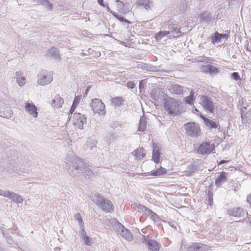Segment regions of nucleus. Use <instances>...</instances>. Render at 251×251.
<instances>
[{"mask_svg":"<svg viewBox=\"0 0 251 251\" xmlns=\"http://www.w3.org/2000/svg\"><path fill=\"white\" fill-rule=\"evenodd\" d=\"M181 102L175 99L168 97L164 100V107L170 114L176 116L180 113Z\"/></svg>","mask_w":251,"mask_h":251,"instance_id":"f257e3e1","label":"nucleus"},{"mask_svg":"<svg viewBox=\"0 0 251 251\" xmlns=\"http://www.w3.org/2000/svg\"><path fill=\"white\" fill-rule=\"evenodd\" d=\"M93 201L100 208L106 213H112L114 211V206L111 201L99 194L94 197Z\"/></svg>","mask_w":251,"mask_h":251,"instance_id":"f03ea898","label":"nucleus"},{"mask_svg":"<svg viewBox=\"0 0 251 251\" xmlns=\"http://www.w3.org/2000/svg\"><path fill=\"white\" fill-rule=\"evenodd\" d=\"M73 167L69 171L70 175L74 177L80 176L81 174H83V171L85 168V165L81 158H77L73 162Z\"/></svg>","mask_w":251,"mask_h":251,"instance_id":"7ed1b4c3","label":"nucleus"},{"mask_svg":"<svg viewBox=\"0 0 251 251\" xmlns=\"http://www.w3.org/2000/svg\"><path fill=\"white\" fill-rule=\"evenodd\" d=\"M184 127L186 130L187 134L192 138H197L201 135V128L199 124L191 122L185 124Z\"/></svg>","mask_w":251,"mask_h":251,"instance_id":"20e7f679","label":"nucleus"},{"mask_svg":"<svg viewBox=\"0 0 251 251\" xmlns=\"http://www.w3.org/2000/svg\"><path fill=\"white\" fill-rule=\"evenodd\" d=\"M13 115V112L10 105L4 99H0V117L10 119Z\"/></svg>","mask_w":251,"mask_h":251,"instance_id":"39448f33","label":"nucleus"},{"mask_svg":"<svg viewBox=\"0 0 251 251\" xmlns=\"http://www.w3.org/2000/svg\"><path fill=\"white\" fill-rule=\"evenodd\" d=\"M215 149L214 144H210L208 142H203L200 144L197 149V153L201 155L209 154Z\"/></svg>","mask_w":251,"mask_h":251,"instance_id":"423d86ee","label":"nucleus"},{"mask_svg":"<svg viewBox=\"0 0 251 251\" xmlns=\"http://www.w3.org/2000/svg\"><path fill=\"white\" fill-rule=\"evenodd\" d=\"M71 118L72 119L74 126L80 129H83L84 124H86L87 122L86 117L80 113H74Z\"/></svg>","mask_w":251,"mask_h":251,"instance_id":"0eeeda50","label":"nucleus"},{"mask_svg":"<svg viewBox=\"0 0 251 251\" xmlns=\"http://www.w3.org/2000/svg\"><path fill=\"white\" fill-rule=\"evenodd\" d=\"M90 105L94 113L101 114L105 113V104L100 100L97 98L93 99Z\"/></svg>","mask_w":251,"mask_h":251,"instance_id":"6e6552de","label":"nucleus"},{"mask_svg":"<svg viewBox=\"0 0 251 251\" xmlns=\"http://www.w3.org/2000/svg\"><path fill=\"white\" fill-rule=\"evenodd\" d=\"M201 103L203 108L210 113H213L214 110V105L210 99L207 96H203L201 99Z\"/></svg>","mask_w":251,"mask_h":251,"instance_id":"1a4fd4ad","label":"nucleus"},{"mask_svg":"<svg viewBox=\"0 0 251 251\" xmlns=\"http://www.w3.org/2000/svg\"><path fill=\"white\" fill-rule=\"evenodd\" d=\"M117 227H118V232L121 236L129 241L133 239V237L132 234L121 224L119 223L117 226Z\"/></svg>","mask_w":251,"mask_h":251,"instance_id":"9d476101","label":"nucleus"},{"mask_svg":"<svg viewBox=\"0 0 251 251\" xmlns=\"http://www.w3.org/2000/svg\"><path fill=\"white\" fill-rule=\"evenodd\" d=\"M227 213L229 216L239 218L243 217L246 214L248 215V212H246L244 209L240 207L229 209L227 210Z\"/></svg>","mask_w":251,"mask_h":251,"instance_id":"9b49d317","label":"nucleus"},{"mask_svg":"<svg viewBox=\"0 0 251 251\" xmlns=\"http://www.w3.org/2000/svg\"><path fill=\"white\" fill-rule=\"evenodd\" d=\"M145 240V242L148 246V250L150 251H159L160 248V245L156 241L150 239H146L145 236H143Z\"/></svg>","mask_w":251,"mask_h":251,"instance_id":"f8f14e48","label":"nucleus"},{"mask_svg":"<svg viewBox=\"0 0 251 251\" xmlns=\"http://www.w3.org/2000/svg\"><path fill=\"white\" fill-rule=\"evenodd\" d=\"M52 79V77L50 74L48 73H43L39 75L38 82L41 85H45L50 83Z\"/></svg>","mask_w":251,"mask_h":251,"instance_id":"ddd939ff","label":"nucleus"},{"mask_svg":"<svg viewBox=\"0 0 251 251\" xmlns=\"http://www.w3.org/2000/svg\"><path fill=\"white\" fill-rule=\"evenodd\" d=\"M201 71L211 75H215L217 74L219 72V70L217 68L213 66V65L208 64L202 66L201 67Z\"/></svg>","mask_w":251,"mask_h":251,"instance_id":"4468645a","label":"nucleus"},{"mask_svg":"<svg viewBox=\"0 0 251 251\" xmlns=\"http://www.w3.org/2000/svg\"><path fill=\"white\" fill-rule=\"evenodd\" d=\"M209 248L208 246L200 243L192 244L187 251H206Z\"/></svg>","mask_w":251,"mask_h":251,"instance_id":"2eb2a0df","label":"nucleus"},{"mask_svg":"<svg viewBox=\"0 0 251 251\" xmlns=\"http://www.w3.org/2000/svg\"><path fill=\"white\" fill-rule=\"evenodd\" d=\"M184 88L178 84H172L169 87L168 90L172 94L181 95L183 93Z\"/></svg>","mask_w":251,"mask_h":251,"instance_id":"dca6fc26","label":"nucleus"},{"mask_svg":"<svg viewBox=\"0 0 251 251\" xmlns=\"http://www.w3.org/2000/svg\"><path fill=\"white\" fill-rule=\"evenodd\" d=\"M25 110L34 118L38 116L36 106L33 103L27 102L25 105Z\"/></svg>","mask_w":251,"mask_h":251,"instance_id":"f3484780","label":"nucleus"},{"mask_svg":"<svg viewBox=\"0 0 251 251\" xmlns=\"http://www.w3.org/2000/svg\"><path fill=\"white\" fill-rule=\"evenodd\" d=\"M6 196H6L5 198L9 199L11 201L15 202L22 203L23 202V199L21 196L11 192L9 190H7Z\"/></svg>","mask_w":251,"mask_h":251,"instance_id":"a211bd4d","label":"nucleus"},{"mask_svg":"<svg viewBox=\"0 0 251 251\" xmlns=\"http://www.w3.org/2000/svg\"><path fill=\"white\" fill-rule=\"evenodd\" d=\"M47 57H51L55 60H59L60 59L59 50L54 47H52L48 50L46 54Z\"/></svg>","mask_w":251,"mask_h":251,"instance_id":"6ab92c4d","label":"nucleus"},{"mask_svg":"<svg viewBox=\"0 0 251 251\" xmlns=\"http://www.w3.org/2000/svg\"><path fill=\"white\" fill-rule=\"evenodd\" d=\"M228 174L223 172L221 173L218 177L216 179L215 184L218 187H220L224 182H226L227 179Z\"/></svg>","mask_w":251,"mask_h":251,"instance_id":"aec40b11","label":"nucleus"},{"mask_svg":"<svg viewBox=\"0 0 251 251\" xmlns=\"http://www.w3.org/2000/svg\"><path fill=\"white\" fill-rule=\"evenodd\" d=\"M64 100L57 94L52 100L50 104L52 107L58 108L62 106Z\"/></svg>","mask_w":251,"mask_h":251,"instance_id":"412c9836","label":"nucleus"},{"mask_svg":"<svg viewBox=\"0 0 251 251\" xmlns=\"http://www.w3.org/2000/svg\"><path fill=\"white\" fill-rule=\"evenodd\" d=\"M201 118L203 120L205 126L209 129L218 128V127L219 126V124L211 119L205 117L204 116H201Z\"/></svg>","mask_w":251,"mask_h":251,"instance_id":"4be33fe9","label":"nucleus"},{"mask_svg":"<svg viewBox=\"0 0 251 251\" xmlns=\"http://www.w3.org/2000/svg\"><path fill=\"white\" fill-rule=\"evenodd\" d=\"M85 146L86 150L89 149V153H93L96 151V141L95 140L90 139L88 140Z\"/></svg>","mask_w":251,"mask_h":251,"instance_id":"5701e85b","label":"nucleus"},{"mask_svg":"<svg viewBox=\"0 0 251 251\" xmlns=\"http://www.w3.org/2000/svg\"><path fill=\"white\" fill-rule=\"evenodd\" d=\"M153 149L152 151V159L155 163L157 164L159 162L160 152L158 148L156 145L154 147V145H153Z\"/></svg>","mask_w":251,"mask_h":251,"instance_id":"b1692460","label":"nucleus"},{"mask_svg":"<svg viewBox=\"0 0 251 251\" xmlns=\"http://www.w3.org/2000/svg\"><path fill=\"white\" fill-rule=\"evenodd\" d=\"M167 172V170L165 168L160 167L155 171H151L150 175L155 176H161L166 174Z\"/></svg>","mask_w":251,"mask_h":251,"instance_id":"393cba45","label":"nucleus"},{"mask_svg":"<svg viewBox=\"0 0 251 251\" xmlns=\"http://www.w3.org/2000/svg\"><path fill=\"white\" fill-rule=\"evenodd\" d=\"M147 127V121L146 118L144 116L141 117L139 123L138 130L139 131L144 132L146 130Z\"/></svg>","mask_w":251,"mask_h":251,"instance_id":"a878e982","label":"nucleus"},{"mask_svg":"<svg viewBox=\"0 0 251 251\" xmlns=\"http://www.w3.org/2000/svg\"><path fill=\"white\" fill-rule=\"evenodd\" d=\"M133 154L137 159H141L145 156L146 153L143 148H139L133 152Z\"/></svg>","mask_w":251,"mask_h":251,"instance_id":"bb28decb","label":"nucleus"},{"mask_svg":"<svg viewBox=\"0 0 251 251\" xmlns=\"http://www.w3.org/2000/svg\"><path fill=\"white\" fill-rule=\"evenodd\" d=\"M81 175H83L86 178L90 179H92L94 177L93 172L89 168L86 167L83 171V174H81Z\"/></svg>","mask_w":251,"mask_h":251,"instance_id":"cd10ccee","label":"nucleus"},{"mask_svg":"<svg viewBox=\"0 0 251 251\" xmlns=\"http://www.w3.org/2000/svg\"><path fill=\"white\" fill-rule=\"evenodd\" d=\"M211 17L208 12L205 11L202 13L201 16V20L204 23L208 24L211 21Z\"/></svg>","mask_w":251,"mask_h":251,"instance_id":"c85d7f7f","label":"nucleus"},{"mask_svg":"<svg viewBox=\"0 0 251 251\" xmlns=\"http://www.w3.org/2000/svg\"><path fill=\"white\" fill-rule=\"evenodd\" d=\"M195 60L197 62H204V63H211L213 59L209 57L205 56H200L195 58Z\"/></svg>","mask_w":251,"mask_h":251,"instance_id":"c756f323","label":"nucleus"},{"mask_svg":"<svg viewBox=\"0 0 251 251\" xmlns=\"http://www.w3.org/2000/svg\"><path fill=\"white\" fill-rule=\"evenodd\" d=\"M147 215L149 216L150 219H151L154 222H158L160 221L159 216L156 213L152 211L151 209L148 211Z\"/></svg>","mask_w":251,"mask_h":251,"instance_id":"7c9ffc66","label":"nucleus"},{"mask_svg":"<svg viewBox=\"0 0 251 251\" xmlns=\"http://www.w3.org/2000/svg\"><path fill=\"white\" fill-rule=\"evenodd\" d=\"M38 3L45 6L50 11H52L53 4L50 3L48 0H38Z\"/></svg>","mask_w":251,"mask_h":251,"instance_id":"2f4dec72","label":"nucleus"},{"mask_svg":"<svg viewBox=\"0 0 251 251\" xmlns=\"http://www.w3.org/2000/svg\"><path fill=\"white\" fill-rule=\"evenodd\" d=\"M124 100H125L122 97H116L112 99L111 102L113 104L119 106L122 104Z\"/></svg>","mask_w":251,"mask_h":251,"instance_id":"473e14b6","label":"nucleus"},{"mask_svg":"<svg viewBox=\"0 0 251 251\" xmlns=\"http://www.w3.org/2000/svg\"><path fill=\"white\" fill-rule=\"evenodd\" d=\"M170 33L169 31H160L154 36L156 41H160L164 36L168 35Z\"/></svg>","mask_w":251,"mask_h":251,"instance_id":"72a5a7b5","label":"nucleus"},{"mask_svg":"<svg viewBox=\"0 0 251 251\" xmlns=\"http://www.w3.org/2000/svg\"><path fill=\"white\" fill-rule=\"evenodd\" d=\"M136 206L138 208V211L140 212H145V213L147 215L148 213V211L151 209L148 208L147 207L140 204V203H136Z\"/></svg>","mask_w":251,"mask_h":251,"instance_id":"f704fd0d","label":"nucleus"},{"mask_svg":"<svg viewBox=\"0 0 251 251\" xmlns=\"http://www.w3.org/2000/svg\"><path fill=\"white\" fill-rule=\"evenodd\" d=\"M221 39V34L218 32H215L214 35L211 37L212 43L213 44L216 42H219Z\"/></svg>","mask_w":251,"mask_h":251,"instance_id":"c9c22d12","label":"nucleus"},{"mask_svg":"<svg viewBox=\"0 0 251 251\" xmlns=\"http://www.w3.org/2000/svg\"><path fill=\"white\" fill-rule=\"evenodd\" d=\"M150 0H139L137 3L139 5L144 6L147 10L150 8Z\"/></svg>","mask_w":251,"mask_h":251,"instance_id":"e433bc0d","label":"nucleus"},{"mask_svg":"<svg viewBox=\"0 0 251 251\" xmlns=\"http://www.w3.org/2000/svg\"><path fill=\"white\" fill-rule=\"evenodd\" d=\"M194 92L191 91L190 95L184 98L186 103L189 104H192L193 103L194 100Z\"/></svg>","mask_w":251,"mask_h":251,"instance_id":"4c0bfd02","label":"nucleus"},{"mask_svg":"<svg viewBox=\"0 0 251 251\" xmlns=\"http://www.w3.org/2000/svg\"><path fill=\"white\" fill-rule=\"evenodd\" d=\"M75 218L78 221L80 227H84V223L82 217L79 213H76L74 216Z\"/></svg>","mask_w":251,"mask_h":251,"instance_id":"58836bf2","label":"nucleus"},{"mask_svg":"<svg viewBox=\"0 0 251 251\" xmlns=\"http://www.w3.org/2000/svg\"><path fill=\"white\" fill-rule=\"evenodd\" d=\"M113 15L117 19H118L121 22H124L126 23H130V22L128 21L127 19L125 18L124 17L117 14L116 13H113Z\"/></svg>","mask_w":251,"mask_h":251,"instance_id":"ea45409f","label":"nucleus"},{"mask_svg":"<svg viewBox=\"0 0 251 251\" xmlns=\"http://www.w3.org/2000/svg\"><path fill=\"white\" fill-rule=\"evenodd\" d=\"M208 201V204L212 206L213 204V194L211 192L208 191L207 193V199L206 200Z\"/></svg>","mask_w":251,"mask_h":251,"instance_id":"a19ab883","label":"nucleus"},{"mask_svg":"<svg viewBox=\"0 0 251 251\" xmlns=\"http://www.w3.org/2000/svg\"><path fill=\"white\" fill-rule=\"evenodd\" d=\"M17 82L18 84L22 86H23L25 83V79L24 77H17Z\"/></svg>","mask_w":251,"mask_h":251,"instance_id":"79ce46f5","label":"nucleus"},{"mask_svg":"<svg viewBox=\"0 0 251 251\" xmlns=\"http://www.w3.org/2000/svg\"><path fill=\"white\" fill-rule=\"evenodd\" d=\"M83 240L85 244L88 246L91 245V238L88 236H85L82 237Z\"/></svg>","mask_w":251,"mask_h":251,"instance_id":"37998d69","label":"nucleus"},{"mask_svg":"<svg viewBox=\"0 0 251 251\" xmlns=\"http://www.w3.org/2000/svg\"><path fill=\"white\" fill-rule=\"evenodd\" d=\"M231 77L235 80H239L241 79L240 75L237 72H234L232 73Z\"/></svg>","mask_w":251,"mask_h":251,"instance_id":"c03bdc74","label":"nucleus"},{"mask_svg":"<svg viewBox=\"0 0 251 251\" xmlns=\"http://www.w3.org/2000/svg\"><path fill=\"white\" fill-rule=\"evenodd\" d=\"M116 4L118 6V8L119 9H122L124 8V3L123 2L121 1V0H117L116 1Z\"/></svg>","mask_w":251,"mask_h":251,"instance_id":"a18cd8bd","label":"nucleus"},{"mask_svg":"<svg viewBox=\"0 0 251 251\" xmlns=\"http://www.w3.org/2000/svg\"><path fill=\"white\" fill-rule=\"evenodd\" d=\"M126 86L129 89H133L135 87V83L132 81H129L127 82Z\"/></svg>","mask_w":251,"mask_h":251,"instance_id":"49530a36","label":"nucleus"},{"mask_svg":"<svg viewBox=\"0 0 251 251\" xmlns=\"http://www.w3.org/2000/svg\"><path fill=\"white\" fill-rule=\"evenodd\" d=\"M80 99V98L79 97L75 96L73 100V104H75V105H77V104H78V103L79 102Z\"/></svg>","mask_w":251,"mask_h":251,"instance_id":"de8ad7c7","label":"nucleus"},{"mask_svg":"<svg viewBox=\"0 0 251 251\" xmlns=\"http://www.w3.org/2000/svg\"><path fill=\"white\" fill-rule=\"evenodd\" d=\"M7 190L4 191L0 189V196L3 197H6Z\"/></svg>","mask_w":251,"mask_h":251,"instance_id":"09e8293b","label":"nucleus"},{"mask_svg":"<svg viewBox=\"0 0 251 251\" xmlns=\"http://www.w3.org/2000/svg\"><path fill=\"white\" fill-rule=\"evenodd\" d=\"M76 106L77 105H75V104H73L70 110V113L72 114L75 110Z\"/></svg>","mask_w":251,"mask_h":251,"instance_id":"8fccbe9b","label":"nucleus"},{"mask_svg":"<svg viewBox=\"0 0 251 251\" xmlns=\"http://www.w3.org/2000/svg\"><path fill=\"white\" fill-rule=\"evenodd\" d=\"M246 201L247 202L250 203V206L251 207V194L247 196Z\"/></svg>","mask_w":251,"mask_h":251,"instance_id":"3c124183","label":"nucleus"},{"mask_svg":"<svg viewBox=\"0 0 251 251\" xmlns=\"http://www.w3.org/2000/svg\"><path fill=\"white\" fill-rule=\"evenodd\" d=\"M81 229V236L82 238L83 237H84L85 236H86V232L84 230V227H80Z\"/></svg>","mask_w":251,"mask_h":251,"instance_id":"603ef678","label":"nucleus"},{"mask_svg":"<svg viewBox=\"0 0 251 251\" xmlns=\"http://www.w3.org/2000/svg\"><path fill=\"white\" fill-rule=\"evenodd\" d=\"M98 2L100 5L105 7V5L103 2V0H98Z\"/></svg>","mask_w":251,"mask_h":251,"instance_id":"864d4df0","label":"nucleus"},{"mask_svg":"<svg viewBox=\"0 0 251 251\" xmlns=\"http://www.w3.org/2000/svg\"><path fill=\"white\" fill-rule=\"evenodd\" d=\"M151 98L153 100H158L159 99V96H156V95H154V94H153L152 93H151Z\"/></svg>","mask_w":251,"mask_h":251,"instance_id":"5fc2aeb1","label":"nucleus"},{"mask_svg":"<svg viewBox=\"0 0 251 251\" xmlns=\"http://www.w3.org/2000/svg\"><path fill=\"white\" fill-rule=\"evenodd\" d=\"M91 86H88L85 91V94H84V96L85 97L87 95V94H88V92H89V91L90 90V88H91Z\"/></svg>","mask_w":251,"mask_h":251,"instance_id":"6e6d98bb","label":"nucleus"},{"mask_svg":"<svg viewBox=\"0 0 251 251\" xmlns=\"http://www.w3.org/2000/svg\"><path fill=\"white\" fill-rule=\"evenodd\" d=\"M16 78L17 77H22V73L21 72H17L16 73Z\"/></svg>","mask_w":251,"mask_h":251,"instance_id":"4d7b16f0","label":"nucleus"},{"mask_svg":"<svg viewBox=\"0 0 251 251\" xmlns=\"http://www.w3.org/2000/svg\"><path fill=\"white\" fill-rule=\"evenodd\" d=\"M221 38H227L228 35L226 34H221Z\"/></svg>","mask_w":251,"mask_h":251,"instance_id":"13d9d810","label":"nucleus"},{"mask_svg":"<svg viewBox=\"0 0 251 251\" xmlns=\"http://www.w3.org/2000/svg\"><path fill=\"white\" fill-rule=\"evenodd\" d=\"M105 7H106V8H107V11L108 12H110V13H112V14H113V12H112V11H111L110 10V9L109 7H108V4H105Z\"/></svg>","mask_w":251,"mask_h":251,"instance_id":"bf43d9fd","label":"nucleus"},{"mask_svg":"<svg viewBox=\"0 0 251 251\" xmlns=\"http://www.w3.org/2000/svg\"><path fill=\"white\" fill-rule=\"evenodd\" d=\"M227 162V161L226 160H221L219 163V164L220 165H221V164H223L224 163H226Z\"/></svg>","mask_w":251,"mask_h":251,"instance_id":"052dcab7","label":"nucleus"},{"mask_svg":"<svg viewBox=\"0 0 251 251\" xmlns=\"http://www.w3.org/2000/svg\"><path fill=\"white\" fill-rule=\"evenodd\" d=\"M173 25H170V26H169V28L170 29H173Z\"/></svg>","mask_w":251,"mask_h":251,"instance_id":"680f3d73","label":"nucleus"},{"mask_svg":"<svg viewBox=\"0 0 251 251\" xmlns=\"http://www.w3.org/2000/svg\"><path fill=\"white\" fill-rule=\"evenodd\" d=\"M11 240H9V241H8L7 242L9 243V244H11Z\"/></svg>","mask_w":251,"mask_h":251,"instance_id":"e2e57ef3","label":"nucleus"},{"mask_svg":"<svg viewBox=\"0 0 251 251\" xmlns=\"http://www.w3.org/2000/svg\"><path fill=\"white\" fill-rule=\"evenodd\" d=\"M1 233H2V234L4 235V232H3V230L2 229L1 230Z\"/></svg>","mask_w":251,"mask_h":251,"instance_id":"0e129e2a","label":"nucleus"},{"mask_svg":"<svg viewBox=\"0 0 251 251\" xmlns=\"http://www.w3.org/2000/svg\"><path fill=\"white\" fill-rule=\"evenodd\" d=\"M141 82L140 83V84H139V88H141Z\"/></svg>","mask_w":251,"mask_h":251,"instance_id":"69168bd1","label":"nucleus"},{"mask_svg":"<svg viewBox=\"0 0 251 251\" xmlns=\"http://www.w3.org/2000/svg\"><path fill=\"white\" fill-rule=\"evenodd\" d=\"M177 29L176 28H174V31H175Z\"/></svg>","mask_w":251,"mask_h":251,"instance_id":"338daca9","label":"nucleus"},{"mask_svg":"<svg viewBox=\"0 0 251 251\" xmlns=\"http://www.w3.org/2000/svg\"><path fill=\"white\" fill-rule=\"evenodd\" d=\"M234 191L235 192H236V191H237V190L236 189V188H234Z\"/></svg>","mask_w":251,"mask_h":251,"instance_id":"774afa93","label":"nucleus"}]
</instances>
